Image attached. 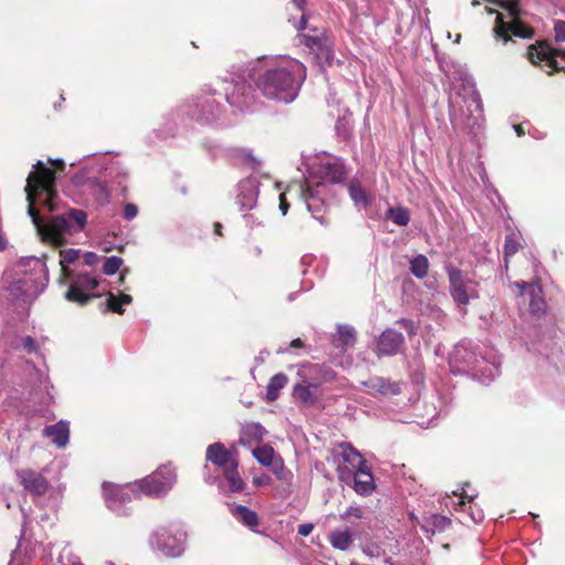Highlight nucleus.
Masks as SVG:
<instances>
[{
    "label": "nucleus",
    "mask_w": 565,
    "mask_h": 565,
    "mask_svg": "<svg viewBox=\"0 0 565 565\" xmlns=\"http://www.w3.org/2000/svg\"><path fill=\"white\" fill-rule=\"evenodd\" d=\"M34 169L29 174L24 189L29 202L28 214L43 241L62 246L66 243L65 235L78 233L85 227L87 214L83 210L70 209L66 213L54 215L49 223H44L34 204L39 202L50 211L55 209V173L42 161H38Z\"/></svg>",
    "instance_id": "f257e3e1"
},
{
    "label": "nucleus",
    "mask_w": 565,
    "mask_h": 565,
    "mask_svg": "<svg viewBox=\"0 0 565 565\" xmlns=\"http://www.w3.org/2000/svg\"><path fill=\"white\" fill-rule=\"evenodd\" d=\"M306 78V67L297 60H281L268 65L256 79V87L268 99L290 103Z\"/></svg>",
    "instance_id": "f03ea898"
},
{
    "label": "nucleus",
    "mask_w": 565,
    "mask_h": 565,
    "mask_svg": "<svg viewBox=\"0 0 565 565\" xmlns=\"http://www.w3.org/2000/svg\"><path fill=\"white\" fill-rule=\"evenodd\" d=\"M29 268L22 278L11 284L10 290L14 295L25 296L28 298L36 297L41 294L47 282V270L45 264L39 258H30L24 264Z\"/></svg>",
    "instance_id": "7ed1b4c3"
},
{
    "label": "nucleus",
    "mask_w": 565,
    "mask_h": 565,
    "mask_svg": "<svg viewBox=\"0 0 565 565\" xmlns=\"http://www.w3.org/2000/svg\"><path fill=\"white\" fill-rule=\"evenodd\" d=\"M502 7L508 11L511 20L505 22L503 21L502 14H498L494 26L497 38L503 40V42H508L511 36H518L521 39L532 38V30L523 24L518 18V3L514 1H508L502 4Z\"/></svg>",
    "instance_id": "20e7f679"
},
{
    "label": "nucleus",
    "mask_w": 565,
    "mask_h": 565,
    "mask_svg": "<svg viewBox=\"0 0 565 565\" xmlns=\"http://www.w3.org/2000/svg\"><path fill=\"white\" fill-rule=\"evenodd\" d=\"M447 274L450 294L459 306L466 307L470 300L479 298V284L476 280L452 266L447 268Z\"/></svg>",
    "instance_id": "39448f33"
},
{
    "label": "nucleus",
    "mask_w": 565,
    "mask_h": 565,
    "mask_svg": "<svg viewBox=\"0 0 565 565\" xmlns=\"http://www.w3.org/2000/svg\"><path fill=\"white\" fill-rule=\"evenodd\" d=\"M175 482V469L171 465H162L153 473L142 479L139 488L148 495L159 497L170 491Z\"/></svg>",
    "instance_id": "423d86ee"
},
{
    "label": "nucleus",
    "mask_w": 565,
    "mask_h": 565,
    "mask_svg": "<svg viewBox=\"0 0 565 565\" xmlns=\"http://www.w3.org/2000/svg\"><path fill=\"white\" fill-rule=\"evenodd\" d=\"M327 186L323 183L313 184L311 181L306 182V188L301 186V195L306 202L307 210L322 225H328L329 220L326 217L327 204L324 194Z\"/></svg>",
    "instance_id": "0eeeda50"
},
{
    "label": "nucleus",
    "mask_w": 565,
    "mask_h": 565,
    "mask_svg": "<svg viewBox=\"0 0 565 565\" xmlns=\"http://www.w3.org/2000/svg\"><path fill=\"white\" fill-rule=\"evenodd\" d=\"M68 278L71 279V284L65 294V298L68 301L77 302L83 306L92 298L99 297L97 294H89L98 286V279L95 276L79 274L74 277L71 275Z\"/></svg>",
    "instance_id": "6e6552de"
},
{
    "label": "nucleus",
    "mask_w": 565,
    "mask_h": 565,
    "mask_svg": "<svg viewBox=\"0 0 565 565\" xmlns=\"http://www.w3.org/2000/svg\"><path fill=\"white\" fill-rule=\"evenodd\" d=\"M334 458L338 460L339 478L343 481L352 477V472L358 468H365L366 460L363 456L354 449L350 444L342 443L339 445V450L334 452Z\"/></svg>",
    "instance_id": "1a4fd4ad"
},
{
    "label": "nucleus",
    "mask_w": 565,
    "mask_h": 565,
    "mask_svg": "<svg viewBox=\"0 0 565 565\" xmlns=\"http://www.w3.org/2000/svg\"><path fill=\"white\" fill-rule=\"evenodd\" d=\"M529 60L532 64L544 62L547 67L554 72H565V66L559 65L557 58L565 62V51L551 47L548 44L539 43L531 45L527 52Z\"/></svg>",
    "instance_id": "9d476101"
},
{
    "label": "nucleus",
    "mask_w": 565,
    "mask_h": 565,
    "mask_svg": "<svg viewBox=\"0 0 565 565\" xmlns=\"http://www.w3.org/2000/svg\"><path fill=\"white\" fill-rule=\"evenodd\" d=\"M220 113L218 103L210 97H199L193 104L188 106L186 114L198 121L210 124L214 121Z\"/></svg>",
    "instance_id": "9b49d317"
},
{
    "label": "nucleus",
    "mask_w": 565,
    "mask_h": 565,
    "mask_svg": "<svg viewBox=\"0 0 565 565\" xmlns=\"http://www.w3.org/2000/svg\"><path fill=\"white\" fill-rule=\"evenodd\" d=\"M205 458L207 461L221 468L222 472L233 465H238L237 449L234 446L231 449H226L222 443L209 445Z\"/></svg>",
    "instance_id": "f8f14e48"
},
{
    "label": "nucleus",
    "mask_w": 565,
    "mask_h": 565,
    "mask_svg": "<svg viewBox=\"0 0 565 565\" xmlns=\"http://www.w3.org/2000/svg\"><path fill=\"white\" fill-rule=\"evenodd\" d=\"M404 342L403 333L388 328L377 338L374 352L379 358L396 355L403 348Z\"/></svg>",
    "instance_id": "ddd939ff"
},
{
    "label": "nucleus",
    "mask_w": 565,
    "mask_h": 565,
    "mask_svg": "<svg viewBox=\"0 0 565 565\" xmlns=\"http://www.w3.org/2000/svg\"><path fill=\"white\" fill-rule=\"evenodd\" d=\"M152 545L168 557H179L184 552L183 541L171 535L166 529L153 533Z\"/></svg>",
    "instance_id": "4468645a"
},
{
    "label": "nucleus",
    "mask_w": 565,
    "mask_h": 565,
    "mask_svg": "<svg viewBox=\"0 0 565 565\" xmlns=\"http://www.w3.org/2000/svg\"><path fill=\"white\" fill-rule=\"evenodd\" d=\"M17 476L24 490L32 495L42 497L45 494L49 482L41 473L31 469H22L17 471Z\"/></svg>",
    "instance_id": "2eb2a0df"
},
{
    "label": "nucleus",
    "mask_w": 565,
    "mask_h": 565,
    "mask_svg": "<svg viewBox=\"0 0 565 565\" xmlns=\"http://www.w3.org/2000/svg\"><path fill=\"white\" fill-rule=\"evenodd\" d=\"M132 490L127 487L111 486L107 487L104 484V494L108 509L116 512L117 514L125 513V503L131 500Z\"/></svg>",
    "instance_id": "dca6fc26"
},
{
    "label": "nucleus",
    "mask_w": 565,
    "mask_h": 565,
    "mask_svg": "<svg viewBox=\"0 0 565 565\" xmlns=\"http://www.w3.org/2000/svg\"><path fill=\"white\" fill-rule=\"evenodd\" d=\"M313 173L319 175L327 186V183H340L345 179V171L342 163L338 161H322L313 168Z\"/></svg>",
    "instance_id": "f3484780"
},
{
    "label": "nucleus",
    "mask_w": 565,
    "mask_h": 565,
    "mask_svg": "<svg viewBox=\"0 0 565 565\" xmlns=\"http://www.w3.org/2000/svg\"><path fill=\"white\" fill-rule=\"evenodd\" d=\"M302 36L305 45L312 51L326 57L331 54V42L324 30L309 28V32Z\"/></svg>",
    "instance_id": "a211bd4d"
},
{
    "label": "nucleus",
    "mask_w": 565,
    "mask_h": 565,
    "mask_svg": "<svg viewBox=\"0 0 565 565\" xmlns=\"http://www.w3.org/2000/svg\"><path fill=\"white\" fill-rule=\"evenodd\" d=\"M255 459L265 467L271 468L273 472L282 479L281 472L284 470L282 460L276 457L275 450L269 445H263L253 449Z\"/></svg>",
    "instance_id": "6ab92c4d"
},
{
    "label": "nucleus",
    "mask_w": 565,
    "mask_h": 565,
    "mask_svg": "<svg viewBox=\"0 0 565 565\" xmlns=\"http://www.w3.org/2000/svg\"><path fill=\"white\" fill-rule=\"evenodd\" d=\"M258 188L254 179H246L238 183L236 202L242 211L252 210L257 202Z\"/></svg>",
    "instance_id": "aec40b11"
},
{
    "label": "nucleus",
    "mask_w": 565,
    "mask_h": 565,
    "mask_svg": "<svg viewBox=\"0 0 565 565\" xmlns=\"http://www.w3.org/2000/svg\"><path fill=\"white\" fill-rule=\"evenodd\" d=\"M73 183L77 186H83L84 191L90 194L97 203L104 204L107 202L108 190L104 182L95 178L87 179L85 182H83L82 177L75 175L73 178Z\"/></svg>",
    "instance_id": "412c9836"
},
{
    "label": "nucleus",
    "mask_w": 565,
    "mask_h": 565,
    "mask_svg": "<svg viewBox=\"0 0 565 565\" xmlns=\"http://www.w3.org/2000/svg\"><path fill=\"white\" fill-rule=\"evenodd\" d=\"M366 387L374 394L394 396L401 393V384L381 376L371 377L365 382Z\"/></svg>",
    "instance_id": "4be33fe9"
},
{
    "label": "nucleus",
    "mask_w": 565,
    "mask_h": 565,
    "mask_svg": "<svg viewBox=\"0 0 565 565\" xmlns=\"http://www.w3.org/2000/svg\"><path fill=\"white\" fill-rule=\"evenodd\" d=\"M266 429L259 423H247L242 426L238 444L252 446L263 441Z\"/></svg>",
    "instance_id": "5701e85b"
},
{
    "label": "nucleus",
    "mask_w": 565,
    "mask_h": 565,
    "mask_svg": "<svg viewBox=\"0 0 565 565\" xmlns=\"http://www.w3.org/2000/svg\"><path fill=\"white\" fill-rule=\"evenodd\" d=\"M354 490L362 495L370 494L374 489V478L367 466L358 468L352 472Z\"/></svg>",
    "instance_id": "b1692460"
},
{
    "label": "nucleus",
    "mask_w": 565,
    "mask_h": 565,
    "mask_svg": "<svg viewBox=\"0 0 565 565\" xmlns=\"http://www.w3.org/2000/svg\"><path fill=\"white\" fill-rule=\"evenodd\" d=\"M44 434L50 437L57 447H65L70 438V427L66 422L60 420L54 425L45 427Z\"/></svg>",
    "instance_id": "393cba45"
},
{
    "label": "nucleus",
    "mask_w": 565,
    "mask_h": 565,
    "mask_svg": "<svg viewBox=\"0 0 565 565\" xmlns=\"http://www.w3.org/2000/svg\"><path fill=\"white\" fill-rule=\"evenodd\" d=\"M515 286L520 289L521 295H523L525 290H529V294L532 297L530 309L533 313L537 315L544 310V301L539 297L541 294V288L537 285L521 281L515 282Z\"/></svg>",
    "instance_id": "a878e982"
},
{
    "label": "nucleus",
    "mask_w": 565,
    "mask_h": 565,
    "mask_svg": "<svg viewBox=\"0 0 565 565\" xmlns=\"http://www.w3.org/2000/svg\"><path fill=\"white\" fill-rule=\"evenodd\" d=\"M248 92L249 87L245 86L244 84L236 83L234 85L233 92L230 93L226 88L225 99L231 106L243 109L244 107L248 106V103L246 102V95Z\"/></svg>",
    "instance_id": "bb28decb"
},
{
    "label": "nucleus",
    "mask_w": 565,
    "mask_h": 565,
    "mask_svg": "<svg viewBox=\"0 0 565 565\" xmlns=\"http://www.w3.org/2000/svg\"><path fill=\"white\" fill-rule=\"evenodd\" d=\"M329 542L333 548L348 551L353 544V536L349 529L334 530L329 534Z\"/></svg>",
    "instance_id": "cd10ccee"
},
{
    "label": "nucleus",
    "mask_w": 565,
    "mask_h": 565,
    "mask_svg": "<svg viewBox=\"0 0 565 565\" xmlns=\"http://www.w3.org/2000/svg\"><path fill=\"white\" fill-rule=\"evenodd\" d=\"M232 513L239 522L252 530H254L259 523L257 513L244 505H235Z\"/></svg>",
    "instance_id": "c85d7f7f"
},
{
    "label": "nucleus",
    "mask_w": 565,
    "mask_h": 565,
    "mask_svg": "<svg viewBox=\"0 0 565 565\" xmlns=\"http://www.w3.org/2000/svg\"><path fill=\"white\" fill-rule=\"evenodd\" d=\"M288 383V376L284 373L275 374L267 385L266 399L271 403L275 402L280 393V390Z\"/></svg>",
    "instance_id": "c756f323"
},
{
    "label": "nucleus",
    "mask_w": 565,
    "mask_h": 565,
    "mask_svg": "<svg viewBox=\"0 0 565 565\" xmlns=\"http://www.w3.org/2000/svg\"><path fill=\"white\" fill-rule=\"evenodd\" d=\"M223 476L226 479L231 491L241 492L244 490L245 482L239 476L238 465H233L232 467L226 468L225 471H223Z\"/></svg>",
    "instance_id": "7c9ffc66"
},
{
    "label": "nucleus",
    "mask_w": 565,
    "mask_h": 565,
    "mask_svg": "<svg viewBox=\"0 0 565 565\" xmlns=\"http://www.w3.org/2000/svg\"><path fill=\"white\" fill-rule=\"evenodd\" d=\"M449 525L450 520L448 518L433 514L426 520L425 524L423 525V530L435 534L436 532L445 531Z\"/></svg>",
    "instance_id": "2f4dec72"
},
{
    "label": "nucleus",
    "mask_w": 565,
    "mask_h": 565,
    "mask_svg": "<svg viewBox=\"0 0 565 565\" xmlns=\"http://www.w3.org/2000/svg\"><path fill=\"white\" fill-rule=\"evenodd\" d=\"M468 109L470 111V116L473 118L472 124H467L468 126H476L477 129L481 127V114H482V104L479 95L472 94L469 99L466 100Z\"/></svg>",
    "instance_id": "473e14b6"
},
{
    "label": "nucleus",
    "mask_w": 565,
    "mask_h": 565,
    "mask_svg": "<svg viewBox=\"0 0 565 565\" xmlns=\"http://www.w3.org/2000/svg\"><path fill=\"white\" fill-rule=\"evenodd\" d=\"M355 330L349 326H341L338 329L335 345L347 349L355 343Z\"/></svg>",
    "instance_id": "72a5a7b5"
},
{
    "label": "nucleus",
    "mask_w": 565,
    "mask_h": 565,
    "mask_svg": "<svg viewBox=\"0 0 565 565\" xmlns=\"http://www.w3.org/2000/svg\"><path fill=\"white\" fill-rule=\"evenodd\" d=\"M349 194L351 200L354 202L358 207H366L369 205V196L365 191L362 189L360 183L351 182L349 185Z\"/></svg>",
    "instance_id": "f704fd0d"
},
{
    "label": "nucleus",
    "mask_w": 565,
    "mask_h": 565,
    "mask_svg": "<svg viewBox=\"0 0 565 565\" xmlns=\"http://www.w3.org/2000/svg\"><path fill=\"white\" fill-rule=\"evenodd\" d=\"M386 216L398 226H406L409 223L411 215L406 207H388Z\"/></svg>",
    "instance_id": "c9c22d12"
},
{
    "label": "nucleus",
    "mask_w": 565,
    "mask_h": 565,
    "mask_svg": "<svg viewBox=\"0 0 565 565\" xmlns=\"http://www.w3.org/2000/svg\"><path fill=\"white\" fill-rule=\"evenodd\" d=\"M132 298L129 295L120 294L118 297L113 295L111 292H108L107 298V307L108 309L113 310L114 312H117L119 315L124 313L122 306L131 303Z\"/></svg>",
    "instance_id": "e433bc0d"
},
{
    "label": "nucleus",
    "mask_w": 565,
    "mask_h": 565,
    "mask_svg": "<svg viewBox=\"0 0 565 565\" xmlns=\"http://www.w3.org/2000/svg\"><path fill=\"white\" fill-rule=\"evenodd\" d=\"M429 262L426 256L417 255L411 260V271L417 278H424L428 274Z\"/></svg>",
    "instance_id": "4c0bfd02"
},
{
    "label": "nucleus",
    "mask_w": 565,
    "mask_h": 565,
    "mask_svg": "<svg viewBox=\"0 0 565 565\" xmlns=\"http://www.w3.org/2000/svg\"><path fill=\"white\" fill-rule=\"evenodd\" d=\"M78 254H79V250H77V249H66V250L61 252L60 264L62 267V274H63L64 278L71 277L72 273L68 269V265L73 264L78 258Z\"/></svg>",
    "instance_id": "58836bf2"
},
{
    "label": "nucleus",
    "mask_w": 565,
    "mask_h": 565,
    "mask_svg": "<svg viewBox=\"0 0 565 565\" xmlns=\"http://www.w3.org/2000/svg\"><path fill=\"white\" fill-rule=\"evenodd\" d=\"M294 395L296 398L300 399L302 403L307 405L313 404L316 397L308 385L297 384L294 387Z\"/></svg>",
    "instance_id": "ea45409f"
},
{
    "label": "nucleus",
    "mask_w": 565,
    "mask_h": 565,
    "mask_svg": "<svg viewBox=\"0 0 565 565\" xmlns=\"http://www.w3.org/2000/svg\"><path fill=\"white\" fill-rule=\"evenodd\" d=\"M121 265H122V259L120 257H118V256L108 257V258H106V260L104 263L103 271L106 275L111 276L119 270Z\"/></svg>",
    "instance_id": "a19ab883"
},
{
    "label": "nucleus",
    "mask_w": 565,
    "mask_h": 565,
    "mask_svg": "<svg viewBox=\"0 0 565 565\" xmlns=\"http://www.w3.org/2000/svg\"><path fill=\"white\" fill-rule=\"evenodd\" d=\"M520 248V244L516 241L515 235L512 233L505 237L504 243V255L505 258L514 255Z\"/></svg>",
    "instance_id": "79ce46f5"
},
{
    "label": "nucleus",
    "mask_w": 565,
    "mask_h": 565,
    "mask_svg": "<svg viewBox=\"0 0 565 565\" xmlns=\"http://www.w3.org/2000/svg\"><path fill=\"white\" fill-rule=\"evenodd\" d=\"M350 516H355L358 519L363 518V511L359 507H349L343 513L340 514L341 520H347Z\"/></svg>",
    "instance_id": "37998d69"
},
{
    "label": "nucleus",
    "mask_w": 565,
    "mask_h": 565,
    "mask_svg": "<svg viewBox=\"0 0 565 565\" xmlns=\"http://www.w3.org/2000/svg\"><path fill=\"white\" fill-rule=\"evenodd\" d=\"M555 40L557 42H565V21H557L554 25Z\"/></svg>",
    "instance_id": "c03bdc74"
},
{
    "label": "nucleus",
    "mask_w": 565,
    "mask_h": 565,
    "mask_svg": "<svg viewBox=\"0 0 565 565\" xmlns=\"http://www.w3.org/2000/svg\"><path fill=\"white\" fill-rule=\"evenodd\" d=\"M138 214V207L132 204V203H128L125 205L124 207V217L127 220V221H131L132 218H135Z\"/></svg>",
    "instance_id": "a18cd8bd"
},
{
    "label": "nucleus",
    "mask_w": 565,
    "mask_h": 565,
    "mask_svg": "<svg viewBox=\"0 0 565 565\" xmlns=\"http://www.w3.org/2000/svg\"><path fill=\"white\" fill-rule=\"evenodd\" d=\"M396 323L399 324L403 329H405L409 335L415 334L416 328L412 320L402 318L397 320Z\"/></svg>",
    "instance_id": "49530a36"
},
{
    "label": "nucleus",
    "mask_w": 565,
    "mask_h": 565,
    "mask_svg": "<svg viewBox=\"0 0 565 565\" xmlns=\"http://www.w3.org/2000/svg\"><path fill=\"white\" fill-rule=\"evenodd\" d=\"M22 345H23V348H24L29 353L34 352V351L36 350V342H35V340H34L32 337H30V335L24 337V338L22 339Z\"/></svg>",
    "instance_id": "de8ad7c7"
},
{
    "label": "nucleus",
    "mask_w": 565,
    "mask_h": 565,
    "mask_svg": "<svg viewBox=\"0 0 565 565\" xmlns=\"http://www.w3.org/2000/svg\"><path fill=\"white\" fill-rule=\"evenodd\" d=\"M313 530L312 523H302L298 526V534L301 536H308Z\"/></svg>",
    "instance_id": "09e8293b"
},
{
    "label": "nucleus",
    "mask_w": 565,
    "mask_h": 565,
    "mask_svg": "<svg viewBox=\"0 0 565 565\" xmlns=\"http://www.w3.org/2000/svg\"><path fill=\"white\" fill-rule=\"evenodd\" d=\"M253 483L255 486H266L270 483V477L267 475H262L253 478Z\"/></svg>",
    "instance_id": "8fccbe9b"
},
{
    "label": "nucleus",
    "mask_w": 565,
    "mask_h": 565,
    "mask_svg": "<svg viewBox=\"0 0 565 565\" xmlns=\"http://www.w3.org/2000/svg\"><path fill=\"white\" fill-rule=\"evenodd\" d=\"M84 260L86 265L93 266L97 263L98 256L95 253L88 252L84 255Z\"/></svg>",
    "instance_id": "3c124183"
},
{
    "label": "nucleus",
    "mask_w": 565,
    "mask_h": 565,
    "mask_svg": "<svg viewBox=\"0 0 565 565\" xmlns=\"http://www.w3.org/2000/svg\"><path fill=\"white\" fill-rule=\"evenodd\" d=\"M279 201H280V202H279V209H280L281 213H282L284 215H286V214H287V211H288V209H289V204H288V202H287V200H286V195H285V193H281V194L279 195Z\"/></svg>",
    "instance_id": "603ef678"
},
{
    "label": "nucleus",
    "mask_w": 565,
    "mask_h": 565,
    "mask_svg": "<svg viewBox=\"0 0 565 565\" xmlns=\"http://www.w3.org/2000/svg\"><path fill=\"white\" fill-rule=\"evenodd\" d=\"M295 26L298 31H303L308 28V17L306 13H302L300 20Z\"/></svg>",
    "instance_id": "864d4df0"
},
{
    "label": "nucleus",
    "mask_w": 565,
    "mask_h": 565,
    "mask_svg": "<svg viewBox=\"0 0 565 565\" xmlns=\"http://www.w3.org/2000/svg\"><path fill=\"white\" fill-rule=\"evenodd\" d=\"M457 495V493H455ZM458 497L460 498V501H459V505H465V499H467L469 502H471L473 500V498L476 497L475 494H467L465 491H462L460 494H458Z\"/></svg>",
    "instance_id": "5fc2aeb1"
},
{
    "label": "nucleus",
    "mask_w": 565,
    "mask_h": 565,
    "mask_svg": "<svg viewBox=\"0 0 565 565\" xmlns=\"http://www.w3.org/2000/svg\"><path fill=\"white\" fill-rule=\"evenodd\" d=\"M303 347V342L301 339H295L290 342V348L300 349Z\"/></svg>",
    "instance_id": "6e6d98bb"
},
{
    "label": "nucleus",
    "mask_w": 565,
    "mask_h": 565,
    "mask_svg": "<svg viewBox=\"0 0 565 565\" xmlns=\"http://www.w3.org/2000/svg\"><path fill=\"white\" fill-rule=\"evenodd\" d=\"M291 1L296 6L297 9L303 10L306 0H291Z\"/></svg>",
    "instance_id": "4d7b16f0"
},
{
    "label": "nucleus",
    "mask_w": 565,
    "mask_h": 565,
    "mask_svg": "<svg viewBox=\"0 0 565 565\" xmlns=\"http://www.w3.org/2000/svg\"><path fill=\"white\" fill-rule=\"evenodd\" d=\"M6 247H7V241L4 239L2 234L0 233V250H3Z\"/></svg>",
    "instance_id": "13d9d810"
},
{
    "label": "nucleus",
    "mask_w": 565,
    "mask_h": 565,
    "mask_svg": "<svg viewBox=\"0 0 565 565\" xmlns=\"http://www.w3.org/2000/svg\"><path fill=\"white\" fill-rule=\"evenodd\" d=\"M52 163L54 166H56L58 169H63L64 168V162L61 159L54 160V161H52Z\"/></svg>",
    "instance_id": "bf43d9fd"
},
{
    "label": "nucleus",
    "mask_w": 565,
    "mask_h": 565,
    "mask_svg": "<svg viewBox=\"0 0 565 565\" xmlns=\"http://www.w3.org/2000/svg\"><path fill=\"white\" fill-rule=\"evenodd\" d=\"M514 129H515V132L518 134V136L524 135V130L522 129V127L520 125H515Z\"/></svg>",
    "instance_id": "052dcab7"
},
{
    "label": "nucleus",
    "mask_w": 565,
    "mask_h": 565,
    "mask_svg": "<svg viewBox=\"0 0 565 565\" xmlns=\"http://www.w3.org/2000/svg\"><path fill=\"white\" fill-rule=\"evenodd\" d=\"M221 228H222V225L220 223L214 224V232L216 234L221 235Z\"/></svg>",
    "instance_id": "680f3d73"
},
{
    "label": "nucleus",
    "mask_w": 565,
    "mask_h": 565,
    "mask_svg": "<svg viewBox=\"0 0 565 565\" xmlns=\"http://www.w3.org/2000/svg\"><path fill=\"white\" fill-rule=\"evenodd\" d=\"M472 519H473L476 522H478V521H481V520H482V515H481V514H479V516H478V518L472 516Z\"/></svg>",
    "instance_id": "e2e57ef3"
},
{
    "label": "nucleus",
    "mask_w": 565,
    "mask_h": 565,
    "mask_svg": "<svg viewBox=\"0 0 565 565\" xmlns=\"http://www.w3.org/2000/svg\"><path fill=\"white\" fill-rule=\"evenodd\" d=\"M472 4H473V6H477V4H478V1H477V0H473V1H472Z\"/></svg>",
    "instance_id": "0e129e2a"
},
{
    "label": "nucleus",
    "mask_w": 565,
    "mask_h": 565,
    "mask_svg": "<svg viewBox=\"0 0 565 565\" xmlns=\"http://www.w3.org/2000/svg\"><path fill=\"white\" fill-rule=\"evenodd\" d=\"M452 120H454L455 122H457V121H458V117H457V116H455Z\"/></svg>",
    "instance_id": "69168bd1"
},
{
    "label": "nucleus",
    "mask_w": 565,
    "mask_h": 565,
    "mask_svg": "<svg viewBox=\"0 0 565 565\" xmlns=\"http://www.w3.org/2000/svg\"><path fill=\"white\" fill-rule=\"evenodd\" d=\"M74 565H83V564H81V563H77V564H74Z\"/></svg>",
    "instance_id": "338daca9"
}]
</instances>
